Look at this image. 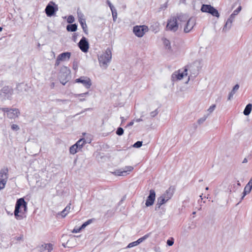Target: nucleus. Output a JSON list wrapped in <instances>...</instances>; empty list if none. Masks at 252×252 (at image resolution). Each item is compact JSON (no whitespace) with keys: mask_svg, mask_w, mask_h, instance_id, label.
<instances>
[{"mask_svg":"<svg viewBox=\"0 0 252 252\" xmlns=\"http://www.w3.org/2000/svg\"><path fill=\"white\" fill-rule=\"evenodd\" d=\"M23 207L25 212L27 211V203L25 201L23 198H20L17 199L14 210V215L17 220H22L24 218V214L22 213L20 208Z\"/></svg>","mask_w":252,"mask_h":252,"instance_id":"1","label":"nucleus"},{"mask_svg":"<svg viewBox=\"0 0 252 252\" xmlns=\"http://www.w3.org/2000/svg\"><path fill=\"white\" fill-rule=\"evenodd\" d=\"M111 59L112 49L107 48L105 52L98 57L100 66L106 69L108 66V64L110 62Z\"/></svg>","mask_w":252,"mask_h":252,"instance_id":"2","label":"nucleus"},{"mask_svg":"<svg viewBox=\"0 0 252 252\" xmlns=\"http://www.w3.org/2000/svg\"><path fill=\"white\" fill-rule=\"evenodd\" d=\"M179 24L177 22V18L176 16L171 17L168 20L166 26V30L173 32H176L178 31Z\"/></svg>","mask_w":252,"mask_h":252,"instance_id":"3","label":"nucleus"},{"mask_svg":"<svg viewBox=\"0 0 252 252\" xmlns=\"http://www.w3.org/2000/svg\"><path fill=\"white\" fill-rule=\"evenodd\" d=\"M201 11L203 12L208 13L217 18L220 17V14L218 10L210 4H202Z\"/></svg>","mask_w":252,"mask_h":252,"instance_id":"4","label":"nucleus"},{"mask_svg":"<svg viewBox=\"0 0 252 252\" xmlns=\"http://www.w3.org/2000/svg\"><path fill=\"white\" fill-rule=\"evenodd\" d=\"M8 178V170L7 168L0 170V190L5 188Z\"/></svg>","mask_w":252,"mask_h":252,"instance_id":"5","label":"nucleus"},{"mask_svg":"<svg viewBox=\"0 0 252 252\" xmlns=\"http://www.w3.org/2000/svg\"><path fill=\"white\" fill-rule=\"evenodd\" d=\"M148 27L146 25L135 26L133 27V32L136 36L141 37L148 31Z\"/></svg>","mask_w":252,"mask_h":252,"instance_id":"6","label":"nucleus"},{"mask_svg":"<svg viewBox=\"0 0 252 252\" xmlns=\"http://www.w3.org/2000/svg\"><path fill=\"white\" fill-rule=\"evenodd\" d=\"M58 7L55 2L50 1L46 6L45 8V12L46 15L49 17H51L55 14L58 11Z\"/></svg>","mask_w":252,"mask_h":252,"instance_id":"7","label":"nucleus"},{"mask_svg":"<svg viewBox=\"0 0 252 252\" xmlns=\"http://www.w3.org/2000/svg\"><path fill=\"white\" fill-rule=\"evenodd\" d=\"M0 93L3 94L4 97L9 100H11L12 95L13 94V89L8 86H4L0 90Z\"/></svg>","mask_w":252,"mask_h":252,"instance_id":"8","label":"nucleus"},{"mask_svg":"<svg viewBox=\"0 0 252 252\" xmlns=\"http://www.w3.org/2000/svg\"><path fill=\"white\" fill-rule=\"evenodd\" d=\"M75 83H82L87 89H89L92 85L91 79L86 76H81L75 80Z\"/></svg>","mask_w":252,"mask_h":252,"instance_id":"9","label":"nucleus"},{"mask_svg":"<svg viewBox=\"0 0 252 252\" xmlns=\"http://www.w3.org/2000/svg\"><path fill=\"white\" fill-rule=\"evenodd\" d=\"M78 46L82 52L87 53L88 51L89 44L87 39L85 37H82V38L78 43Z\"/></svg>","mask_w":252,"mask_h":252,"instance_id":"10","label":"nucleus"},{"mask_svg":"<svg viewBox=\"0 0 252 252\" xmlns=\"http://www.w3.org/2000/svg\"><path fill=\"white\" fill-rule=\"evenodd\" d=\"M188 69L185 68L183 72H180V70L174 72L171 76V79L172 81L176 80H180L183 79L184 76L187 75Z\"/></svg>","mask_w":252,"mask_h":252,"instance_id":"11","label":"nucleus"},{"mask_svg":"<svg viewBox=\"0 0 252 252\" xmlns=\"http://www.w3.org/2000/svg\"><path fill=\"white\" fill-rule=\"evenodd\" d=\"M156 199V192L153 189L150 190L149 195L148 196L146 200L145 205L146 207L152 206Z\"/></svg>","mask_w":252,"mask_h":252,"instance_id":"12","label":"nucleus"},{"mask_svg":"<svg viewBox=\"0 0 252 252\" xmlns=\"http://www.w3.org/2000/svg\"><path fill=\"white\" fill-rule=\"evenodd\" d=\"M133 167L131 166H126L125 168L122 169H117L112 172V173L116 176H126L128 174V172L132 171Z\"/></svg>","mask_w":252,"mask_h":252,"instance_id":"13","label":"nucleus"},{"mask_svg":"<svg viewBox=\"0 0 252 252\" xmlns=\"http://www.w3.org/2000/svg\"><path fill=\"white\" fill-rule=\"evenodd\" d=\"M195 25V20L194 18L191 17L189 18L186 23L184 28V32L186 33L189 32L193 28Z\"/></svg>","mask_w":252,"mask_h":252,"instance_id":"14","label":"nucleus"},{"mask_svg":"<svg viewBox=\"0 0 252 252\" xmlns=\"http://www.w3.org/2000/svg\"><path fill=\"white\" fill-rule=\"evenodd\" d=\"M20 113V112L18 109H11L9 113H8L7 116L8 118L11 119H15L19 116Z\"/></svg>","mask_w":252,"mask_h":252,"instance_id":"15","label":"nucleus"},{"mask_svg":"<svg viewBox=\"0 0 252 252\" xmlns=\"http://www.w3.org/2000/svg\"><path fill=\"white\" fill-rule=\"evenodd\" d=\"M175 190V188L174 186H170L165 192V193L162 194V195L167 198L168 200L171 198L172 197L174 191Z\"/></svg>","mask_w":252,"mask_h":252,"instance_id":"16","label":"nucleus"},{"mask_svg":"<svg viewBox=\"0 0 252 252\" xmlns=\"http://www.w3.org/2000/svg\"><path fill=\"white\" fill-rule=\"evenodd\" d=\"M150 235V233L147 234L145 235L144 236H143L142 237H141L139 239H138L137 241L129 243L128 244V245L127 246V247L131 248L134 246L138 245V244H139L140 243L142 242L143 241L146 240L147 238H148L149 237Z\"/></svg>","mask_w":252,"mask_h":252,"instance_id":"17","label":"nucleus"},{"mask_svg":"<svg viewBox=\"0 0 252 252\" xmlns=\"http://www.w3.org/2000/svg\"><path fill=\"white\" fill-rule=\"evenodd\" d=\"M235 16L233 15L232 13L229 16V18L227 20L223 28V31H226L229 30L232 26V23L235 18Z\"/></svg>","mask_w":252,"mask_h":252,"instance_id":"18","label":"nucleus"},{"mask_svg":"<svg viewBox=\"0 0 252 252\" xmlns=\"http://www.w3.org/2000/svg\"><path fill=\"white\" fill-rule=\"evenodd\" d=\"M70 56L71 53L67 52L60 54L57 57L59 58V60H60L61 61H65L69 60Z\"/></svg>","mask_w":252,"mask_h":252,"instance_id":"19","label":"nucleus"},{"mask_svg":"<svg viewBox=\"0 0 252 252\" xmlns=\"http://www.w3.org/2000/svg\"><path fill=\"white\" fill-rule=\"evenodd\" d=\"M79 22L81 26V27L84 31V32L86 34H88V30L87 25L86 23L85 19L82 18L80 17H79Z\"/></svg>","mask_w":252,"mask_h":252,"instance_id":"20","label":"nucleus"},{"mask_svg":"<svg viewBox=\"0 0 252 252\" xmlns=\"http://www.w3.org/2000/svg\"><path fill=\"white\" fill-rule=\"evenodd\" d=\"M61 74H63V76L70 77V69L65 66H63L60 70Z\"/></svg>","mask_w":252,"mask_h":252,"instance_id":"21","label":"nucleus"},{"mask_svg":"<svg viewBox=\"0 0 252 252\" xmlns=\"http://www.w3.org/2000/svg\"><path fill=\"white\" fill-rule=\"evenodd\" d=\"M176 17L177 18V20H179L181 22H185L189 19L187 14L182 13L177 14Z\"/></svg>","mask_w":252,"mask_h":252,"instance_id":"22","label":"nucleus"},{"mask_svg":"<svg viewBox=\"0 0 252 252\" xmlns=\"http://www.w3.org/2000/svg\"><path fill=\"white\" fill-rule=\"evenodd\" d=\"M40 249L41 252L47 250H48V252H50L53 250V245L50 243L44 244L41 246Z\"/></svg>","mask_w":252,"mask_h":252,"instance_id":"23","label":"nucleus"},{"mask_svg":"<svg viewBox=\"0 0 252 252\" xmlns=\"http://www.w3.org/2000/svg\"><path fill=\"white\" fill-rule=\"evenodd\" d=\"M15 89L17 94H21L24 90L26 91V85L22 83H19L17 85Z\"/></svg>","mask_w":252,"mask_h":252,"instance_id":"24","label":"nucleus"},{"mask_svg":"<svg viewBox=\"0 0 252 252\" xmlns=\"http://www.w3.org/2000/svg\"><path fill=\"white\" fill-rule=\"evenodd\" d=\"M239 88V85L238 84H236L234 86V87L233 88V89L231 90V91L229 94V95L228 96V100H230L232 98L233 95L238 91Z\"/></svg>","mask_w":252,"mask_h":252,"instance_id":"25","label":"nucleus"},{"mask_svg":"<svg viewBox=\"0 0 252 252\" xmlns=\"http://www.w3.org/2000/svg\"><path fill=\"white\" fill-rule=\"evenodd\" d=\"M77 30V25L76 24H70L66 26V30L68 32H74Z\"/></svg>","mask_w":252,"mask_h":252,"instance_id":"26","label":"nucleus"},{"mask_svg":"<svg viewBox=\"0 0 252 252\" xmlns=\"http://www.w3.org/2000/svg\"><path fill=\"white\" fill-rule=\"evenodd\" d=\"M70 205L71 204L69 203L66 207L60 213V215L62 216L63 218H64L67 214L69 213L70 210Z\"/></svg>","mask_w":252,"mask_h":252,"instance_id":"27","label":"nucleus"},{"mask_svg":"<svg viewBox=\"0 0 252 252\" xmlns=\"http://www.w3.org/2000/svg\"><path fill=\"white\" fill-rule=\"evenodd\" d=\"M86 143V140L84 138H82L79 140L75 144V146L80 150L83 146Z\"/></svg>","mask_w":252,"mask_h":252,"instance_id":"28","label":"nucleus"},{"mask_svg":"<svg viewBox=\"0 0 252 252\" xmlns=\"http://www.w3.org/2000/svg\"><path fill=\"white\" fill-rule=\"evenodd\" d=\"M162 41L166 49L171 50V46L170 41L166 38H162Z\"/></svg>","mask_w":252,"mask_h":252,"instance_id":"29","label":"nucleus"},{"mask_svg":"<svg viewBox=\"0 0 252 252\" xmlns=\"http://www.w3.org/2000/svg\"><path fill=\"white\" fill-rule=\"evenodd\" d=\"M252 109V105L251 103L248 104L243 112L245 116H248L250 113Z\"/></svg>","mask_w":252,"mask_h":252,"instance_id":"30","label":"nucleus"},{"mask_svg":"<svg viewBox=\"0 0 252 252\" xmlns=\"http://www.w3.org/2000/svg\"><path fill=\"white\" fill-rule=\"evenodd\" d=\"M168 201L165 197L163 196L162 195L158 197L157 199V203L161 205L165 203L166 202Z\"/></svg>","mask_w":252,"mask_h":252,"instance_id":"31","label":"nucleus"},{"mask_svg":"<svg viewBox=\"0 0 252 252\" xmlns=\"http://www.w3.org/2000/svg\"><path fill=\"white\" fill-rule=\"evenodd\" d=\"M79 150L75 146V145L71 146L69 149V152L71 154L74 155L76 154Z\"/></svg>","mask_w":252,"mask_h":252,"instance_id":"32","label":"nucleus"},{"mask_svg":"<svg viewBox=\"0 0 252 252\" xmlns=\"http://www.w3.org/2000/svg\"><path fill=\"white\" fill-rule=\"evenodd\" d=\"M69 78H70V77L65 76V78L63 79V75H60V82L63 85H65L66 84V83L69 81Z\"/></svg>","mask_w":252,"mask_h":252,"instance_id":"33","label":"nucleus"},{"mask_svg":"<svg viewBox=\"0 0 252 252\" xmlns=\"http://www.w3.org/2000/svg\"><path fill=\"white\" fill-rule=\"evenodd\" d=\"M23 240H24L23 235L21 234L19 237H14L13 238L12 242L13 243H17V241H23Z\"/></svg>","mask_w":252,"mask_h":252,"instance_id":"34","label":"nucleus"},{"mask_svg":"<svg viewBox=\"0 0 252 252\" xmlns=\"http://www.w3.org/2000/svg\"><path fill=\"white\" fill-rule=\"evenodd\" d=\"M208 117V115H204L202 118H200L198 120L197 123L199 125H201L203 123Z\"/></svg>","mask_w":252,"mask_h":252,"instance_id":"35","label":"nucleus"},{"mask_svg":"<svg viewBox=\"0 0 252 252\" xmlns=\"http://www.w3.org/2000/svg\"><path fill=\"white\" fill-rule=\"evenodd\" d=\"M75 21L74 17L72 15H69L67 19V22L69 24H72Z\"/></svg>","mask_w":252,"mask_h":252,"instance_id":"36","label":"nucleus"},{"mask_svg":"<svg viewBox=\"0 0 252 252\" xmlns=\"http://www.w3.org/2000/svg\"><path fill=\"white\" fill-rule=\"evenodd\" d=\"M124 133V129L123 128L119 127L117 128L116 134L119 136L122 135Z\"/></svg>","mask_w":252,"mask_h":252,"instance_id":"37","label":"nucleus"},{"mask_svg":"<svg viewBox=\"0 0 252 252\" xmlns=\"http://www.w3.org/2000/svg\"><path fill=\"white\" fill-rule=\"evenodd\" d=\"M142 145V141H138L134 144L133 147L134 148H138L141 147Z\"/></svg>","mask_w":252,"mask_h":252,"instance_id":"38","label":"nucleus"},{"mask_svg":"<svg viewBox=\"0 0 252 252\" xmlns=\"http://www.w3.org/2000/svg\"><path fill=\"white\" fill-rule=\"evenodd\" d=\"M242 9V7L241 6H239L236 9H235L232 13L233 15H235V16L238 15V14L240 12V11Z\"/></svg>","mask_w":252,"mask_h":252,"instance_id":"39","label":"nucleus"},{"mask_svg":"<svg viewBox=\"0 0 252 252\" xmlns=\"http://www.w3.org/2000/svg\"><path fill=\"white\" fill-rule=\"evenodd\" d=\"M158 113V109H157L155 111H152L150 113V115L151 117L154 118L156 117Z\"/></svg>","mask_w":252,"mask_h":252,"instance_id":"40","label":"nucleus"},{"mask_svg":"<svg viewBox=\"0 0 252 252\" xmlns=\"http://www.w3.org/2000/svg\"><path fill=\"white\" fill-rule=\"evenodd\" d=\"M11 127V129L14 131H17L20 129V127H19V126L16 124L12 125Z\"/></svg>","mask_w":252,"mask_h":252,"instance_id":"41","label":"nucleus"},{"mask_svg":"<svg viewBox=\"0 0 252 252\" xmlns=\"http://www.w3.org/2000/svg\"><path fill=\"white\" fill-rule=\"evenodd\" d=\"M111 12H112V17H113V20L115 21L116 20V19L117 18V11L115 9V10L111 11Z\"/></svg>","mask_w":252,"mask_h":252,"instance_id":"42","label":"nucleus"},{"mask_svg":"<svg viewBox=\"0 0 252 252\" xmlns=\"http://www.w3.org/2000/svg\"><path fill=\"white\" fill-rule=\"evenodd\" d=\"M216 106L215 104H213V105H211L208 108V111L210 113H211L212 112H213V111L214 110V109L216 108Z\"/></svg>","mask_w":252,"mask_h":252,"instance_id":"43","label":"nucleus"},{"mask_svg":"<svg viewBox=\"0 0 252 252\" xmlns=\"http://www.w3.org/2000/svg\"><path fill=\"white\" fill-rule=\"evenodd\" d=\"M107 3L109 5V6L110 7V8L111 11H113V10H115L116 9L115 8V7H114V6L112 5V4L111 3V2L109 0H107Z\"/></svg>","mask_w":252,"mask_h":252,"instance_id":"44","label":"nucleus"},{"mask_svg":"<svg viewBox=\"0 0 252 252\" xmlns=\"http://www.w3.org/2000/svg\"><path fill=\"white\" fill-rule=\"evenodd\" d=\"M11 108H2L0 109L2 112L4 113H6V114L7 115L8 113L10 111Z\"/></svg>","mask_w":252,"mask_h":252,"instance_id":"45","label":"nucleus"},{"mask_svg":"<svg viewBox=\"0 0 252 252\" xmlns=\"http://www.w3.org/2000/svg\"><path fill=\"white\" fill-rule=\"evenodd\" d=\"M174 244V240L173 239H172L171 240H168L167 241V244L169 246H171L173 245Z\"/></svg>","mask_w":252,"mask_h":252,"instance_id":"46","label":"nucleus"},{"mask_svg":"<svg viewBox=\"0 0 252 252\" xmlns=\"http://www.w3.org/2000/svg\"><path fill=\"white\" fill-rule=\"evenodd\" d=\"M72 68L74 70H76L78 68L77 62L76 61H74L73 63V66Z\"/></svg>","mask_w":252,"mask_h":252,"instance_id":"47","label":"nucleus"},{"mask_svg":"<svg viewBox=\"0 0 252 252\" xmlns=\"http://www.w3.org/2000/svg\"><path fill=\"white\" fill-rule=\"evenodd\" d=\"M252 188H250L249 187H248V186L246 185V187L244 188V190H246L247 191V192H250Z\"/></svg>","mask_w":252,"mask_h":252,"instance_id":"48","label":"nucleus"},{"mask_svg":"<svg viewBox=\"0 0 252 252\" xmlns=\"http://www.w3.org/2000/svg\"><path fill=\"white\" fill-rule=\"evenodd\" d=\"M248 193H249V192H247V191L244 190L243 192V196H242L240 202H241L243 199L244 197Z\"/></svg>","mask_w":252,"mask_h":252,"instance_id":"49","label":"nucleus"},{"mask_svg":"<svg viewBox=\"0 0 252 252\" xmlns=\"http://www.w3.org/2000/svg\"><path fill=\"white\" fill-rule=\"evenodd\" d=\"M161 205L160 204H159L158 203H157L156 206H155V209L156 211H158V210L160 207H161Z\"/></svg>","mask_w":252,"mask_h":252,"instance_id":"50","label":"nucleus"},{"mask_svg":"<svg viewBox=\"0 0 252 252\" xmlns=\"http://www.w3.org/2000/svg\"><path fill=\"white\" fill-rule=\"evenodd\" d=\"M78 36V34L76 33H74L73 35H72V40L75 42L76 41V39L77 38V37Z\"/></svg>","mask_w":252,"mask_h":252,"instance_id":"51","label":"nucleus"},{"mask_svg":"<svg viewBox=\"0 0 252 252\" xmlns=\"http://www.w3.org/2000/svg\"><path fill=\"white\" fill-rule=\"evenodd\" d=\"M61 61L60 60H59V58L57 57V58L56 59V62H55V65L56 66H58L60 64Z\"/></svg>","mask_w":252,"mask_h":252,"instance_id":"52","label":"nucleus"},{"mask_svg":"<svg viewBox=\"0 0 252 252\" xmlns=\"http://www.w3.org/2000/svg\"><path fill=\"white\" fill-rule=\"evenodd\" d=\"M81 229H80V228H74L73 229V230L72 231V233H77V232H80V231L81 230Z\"/></svg>","mask_w":252,"mask_h":252,"instance_id":"53","label":"nucleus"},{"mask_svg":"<svg viewBox=\"0 0 252 252\" xmlns=\"http://www.w3.org/2000/svg\"><path fill=\"white\" fill-rule=\"evenodd\" d=\"M87 224L86 222H85L84 223H83L82 225L80 227V229L82 230L83 229H84L87 226Z\"/></svg>","mask_w":252,"mask_h":252,"instance_id":"54","label":"nucleus"},{"mask_svg":"<svg viewBox=\"0 0 252 252\" xmlns=\"http://www.w3.org/2000/svg\"><path fill=\"white\" fill-rule=\"evenodd\" d=\"M87 224L86 222H85L84 223H83L82 225L80 227V229L82 230L83 229H84L87 226Z\"/></svg>","mask_w":252,"mask_h":252,"instance_id":"55","label":"nucleus"},{"mask_svg":"<svg viewBox=\"0 0 252 252\" xmlns=\"http://www.w3.org/2000/svg\"><path fill=\"white\" fill-rule=\"evenodd\" d=\"M55 101H56V102H63V103H64V102H65L66 101H67V100H66V99H56L55 100Z\"/></svg>","mask_w":252,"mask_h":252,"instance_id":"56","label":"nucleus"},{"mask_svg":"<svg viewBox=\"0 0 252 252\" xmlns=\"http://www.w3.org/2000/svg\"><path fill=\"white\" fill-rule=\"evenodd\" d=\"M247 185L248 187L252 188V180H250Z\"/></svg>","mask_w":252,"mask_h":252,"instance_id":"57","label":"nucleus"},{"mask_svg":"<svg viewBox=\"0 0 252 252\" xmlns=\"http://www.w3.org/2000/svg\"><path fill=\"white\" fill-rule=\"evenodd\" d=\"M88 94H89V92H86V93H85L79 94V95H80L82 97H83V96H86V95H87Z\"/></svg>","mask_w":252,"mask_h":252,"instance_id":"58","label":"nucleus"},{"mask_svg":"<svg viewBox=\"0 0 252 252\" xmlns=\"http://www.w3.org/2000/svg\"><path fill=\"white\" fill-rule=\"evenodd\" d=\"M134 123L133 121H132L130 122H129L126 126L127 127L132 126L133 125Z\"/></svg>","mask_w":252,"mask_h":252,"instance_id":"59","label":"nucleus"},{"mask_svg":"<svg viewBox=\"0 0 252 252\" xmlns=\"http://www.w3.org/2000/svg\"><path fill=\"white\" fill-rule=\"evenodd\" d=\"M121 125L125 122L126 119L124 118V117H121Z\"/></svg>","mask_w":252,"mask_h":252,"instance_id":"60","label":"nucleus"},{"mask_svg":"<svg viewBox=\"0 0 252 252\" xmlns=\"http://www.w3.org/2000/svg\"><path fill=\"white\" fill-rule=\"evenodd\" d=\"M92 221H93V220L90 219V220H88L87 221H86V222L87 223V225H89V224L92 223Z\"/></svg>","mask_w":252,"mask_h":252,"instance_id":"61","label":"nucleus"},{"mask_svg":"<svg viewBox=\"0 0 252 252\" xmlns=\"http://www.w3.org/2000/svg\"><path fill=\"white\" fill-rule=\"evenodd\" d=\"M221 97L220 96L216 99V102H220L221 101Z\"/></svg>","mask_w":252,"mask_h":252,"instance_id":"62","label":"nucleus"},{"mask_svg":"<svg viewBox=\"0 0 252 252\" xmlns=\"http://www.w3.org/2000/svg\"><path fill=\"white\" fill-rule=\"evenodd\" d=\"M135 121L136 122H141V121H143V120H142V119H141V118H139V119H135Z\"/></svg>","mask_w":252,"mask_h":252,"instance_id":"63","label":"nucleus"},{"mask_svg":"<svg viewBox=\"0 0 252 252\" xmlns=\"http://www.w3.org/2000/svg\"><path fill=\"white\" fill-rule=\"evenodd\" d=\"M55 87V83L54 82H52L51 84V89H53Z\"/></svg>","mask_w":252,"mask_h":252,"instance_id":"64","label":"nucleus"}]
</instances>
